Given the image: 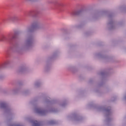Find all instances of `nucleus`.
Listing matches in <instances>:
<instances>
[{
  "instance_id": "3",
  "label": "nucleus",
  "mask_w": 126,
  "mask_h": 126,
  "mask_svg": "<svg viewBox=\"0 0 126 126\" xmlns=\"http://www.w3.org/2000/svg\"><path fill=\"white\" fill-rule=\"evenodd\" d=\"M36 126H38V124H36Z\"/></svg>"
},
{
  "instance_id": "2",
  "label": "nucleus",
  "mask_w": 126,
  "mask_h": 126,
  "mask_svg": "<svg viewBox=\"0 0 126 126\" xmlns=\"http://www.w3.org/2000/svg\"><path fill=\"white\" fill-rule=\"evenodd\" d=\"M37 27H38V25L37 24L32 25V28H37Z\"/></svg>"
},
{
  "instance_id": "1",
  "label": "nucleus",
  "mask_w": 126,
  "mask_h": 126,
  "mask_svg": "<svg viewBox=\"0 0 126 126\" xmlns=\"http://www.w3.org/2000/svg\"><path fill=\"white\" fill-rule=\"evenodd\" d=\"M79 11H74L72 13V15H77L79 14Z\"/></svg>"
}]
</instances>
